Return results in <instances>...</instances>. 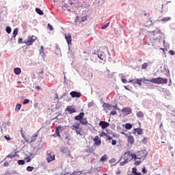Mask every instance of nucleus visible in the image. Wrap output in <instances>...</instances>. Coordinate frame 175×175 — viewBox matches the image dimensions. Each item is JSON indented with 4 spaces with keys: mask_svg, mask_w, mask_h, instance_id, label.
I'll return each instance as SVG.
<instances>
[{
    "mask_svg": "<svg viewBox=\"0 0 175 175\" xmlns=\"http://www.w3.org/2000/svg\"><path fill=\"white\" fill-rule=\"evenodd\" d=\"M162 36H163V33L158 28H156V30L147 31L145 38L150 43H155L157 40H159V42H163L165 43V40H161Z\"/></svg>",
    "mask_w": 175,
    "mask_h": 175,
    "instance_id": "nucleus-1",
    "label": "nucleus"
},
{
    "mask_svg": "<svg viewBox=\"0 0 175 175\" xmlns=\"http://www.w3.org/2000/svg\"><path fill=\"white\" fill-rule=\"evenodd\" d=\"M72 131H75L76 134L79 136H83L84 135V131H83V127L80 123H75L74 125L70 126Z\"/></svg>",
    "mask_w": 175,
    "mask_h": 175,
    "instance_id": "nucleus-2",
    "label": "nucleus"
},
{
    "mask_svg": "<svg viewBox=\"0 0 175 175\" xmlns=\"http://www.w3.org/2000/svg\"><path fill=\"white\" fill-rule=\"evenodd\" d=\"M150 83L154 84H167V79L163 77L153 78L150 79Z\"/></svg>",
    "mask_w": 175,
    "mask_h": 175,
    "instance_id": "nucleus-3",
    "label": "nucleus"
},
{
    "mask_svg": "<svg viewBox=\"0 0 175 175\" xmlns=\"http://www.w3.org/2000/svg\"><path fill=\"white\" fill-rule=\"evenodd\" d=\"M37 39L38 38L35 36H29L27 39L23 41V43L27 46H32Z\"/></svg>",
    "mask_w": 175,
    "mask_h": 175,
    "instance_id": "nucleus-4",
    "label": "nucleus"
},
{
    "mask_svg": "<svg viewBox=\"0 0 175 175\" xmlns=\"http://www.w3.org/2000/svg\"><path fill=\"white\" fill-rule=\"evenodd\" d=\"M46 154V161L48 163H50V162H53V161L55 160V154H54V152H51V150H48Z\"/></svg>",
    "mask_w": 175,
    "mask_h": 175,
    "instance_id": "nucleus-5",
    "label": "nucleus"
},
{
    "mask_svg": "<svg viewBox=\"0 0 175 175\" xmlns=\"http://www.w3.org/2000/svg\"><path fill=\"white\" fill-rule=\"evenodd\" d=\"M122 135H125L126 139H127V142H128V144H130V146H132L133 144H135V137H133V135H128V134H125V133L122 132Z\"/></svg>",
    "mask_w": 175,
    "mask_h": 175,
    "instance_id": "nucleus-6",
    "label": "nucleus"
},
{
    "mask_svg": "<svg viewBox=\"0 0 175 175\" xmlns=\"http://www.w3.org/2000/svg\"><path fill=\"white\" fill-rule=\"evenodd\" d=\"M92 139L94 142V146H99L102 144V140H100V138L98 135L94 137H92Z\"/></svg>",
    "mask_w": 175,
    "mask_h": 175,
    "instance_id": "nucleus-7",
    "label": "nucleus"
},
{
    "mask_svg": "<svg viewBox=\"0 0 175 175\" xmlns=\"http://www.w3.org/2000/svg\"><path fill=\"white\" fill-rule=\"evenodd\" d=\"M98 125L100 126L101 129H106V128H109V126H110V123L105 121H100Z\"/></svg>",
    "mask_w": 175,
    "mask_h": 175,
    "instance_id": "nucleus-8",
    "label": "nucleus"
},
{
    "mask_svg": "<svg viewBox=\"0 0 175 175\" xmlns=\"http://www.w3.org/2000/svg\"><path fill=\"white\" fill-rule=\"evenodd\" d=\"M72 98H80L81 96V93L76 91H72L70 93Z\"/></svg>",
    "mask_w": 175,
    "mask_h": 175,
    "instance_id": "nucleus-9",
    "label": "nucleus"
},
{
    "mask_svg": "<svg viewBox=\"0 0 175 175\" xmlns=\"http://www.w3.org/2000/svg\"><path fill=\"white\" fill-rule=\"evenodd\" d=\"M142 79H135L129 80L128 83H132V84H137L138 85H142Z\"/></svg>",
    "mask_w": 175,
    "mask_h": 175,
    "instance_id": "nucleus-10",
    "label": "nucleus"
},
{
    "mask_svg": "<svg viewBox=\"0 0 175 175\" xmlns=\"http://www.w3.org/2000/svg\"><path fill=\"white\" fill-rule=\"evenodd\" d=\"M64 36L68 46L72 44V36L70 33H68L64 34Z\"/></svg>",
    "mask_w": 175,
    "mask_h": 175,
    "instance_id": "nucleus-11",
    "label": "nucleus"
},
{
    "mask_svg": "<svg viewBox=\"0 0 175 175\" xmlns=\"http://www.w3.org/2000/svg\"><path fill=\"white\" fill-rule=\"evenodd\" d=\"M131 158V151L128 150L127 152H126L124 153V159L126 161H128L129 162V161H131L132 159Z\"/></svg>",
    "mask_w": 175,
    "mask_h": 175,
    "instance_id": "nucleus-12",
    "label": "nucleus"
},
{
    "mask_svg": "<svg viewBox=\"0 0 175 175\" xmlns=\"http://www.w3.org/2000/svg\"><path fill=\"white\" fill-rule=\"evenodd\" d=\"M137 159H143V158H146V153L143 152V150H140L137 153Z\"/></svg>",
    "mask_w": 175,
    "mask_h": 175,
    "instance_id": "nucleus-13",
    "label": "nucleus"
},
{
    "mask_svg": "<svg viewBox=\"0 0 175 175\" xmlns=\"http://www.w3.org/2000/svg\"><path fill=\"white\" fill-rule=\"evenodd\" d=\"M66 111L69 113V114H73V113H76V109L73 108L72 106L67 107Z\"/></svg>",
    "mask_w": 175,
    "mask_h": 175,
    "instance_id": "nucleus-14",
    "label": "nucleus"
},
{
    "mask_svg": "<svg viewBox=\"0 0 175 175\" xmlns=\"http://www.w3.org/2000/svg\"><path fill=\"white\" fill-rule=\"evenodd\" d=\"M84 112H81L79 115L75 117L76 121H80L82 118H84Z\"/></svg>",
    "mask_w": 175,
    "mask_h": 175,
    "instance_id": "nucleus-15",
    "label": "nucleus"
},
{
    "mask_svg": "<svg viewBox=\"0 0 175 175\" xmlns=\"http://www.w3.org/2000/svg\"><path fill=\"white\" fill-rule=\"evenodd\" d=\"M122 111L126 115L131 114V113H132V109L129 107L123 108Z\"/></svg>",
    "mask_w": 175,
    "mask_h": 175,
    "instance_id": "nucleus-16",
    "label": "nucleus"
},
{
    "mask_svg": "<svg viewBox=\"0 0 175 175\" xmlns=\"http://www.w3.org/2000/svg\"><path fill=\"white\" fill-rule=\"evenodd\" d=\"M104 110H111V105L109 103H104L103 104Z\"/></svg>",
    "mask_w": 175,
    "mask_h": 175,
    "instance_id": "nucleus-17",
    "label": "nucleus"
},
{
    "mask_svg": "<svg viewBox=\"0 0 175 175\" xmlns=\"http://www.w3.org/2000/svg\"><path fill=\"white\" fill-rule=\"evenodd\" d=\"M62 151L63 152V154H66L67 157H70V151L68 148H63Z\"/></svg>",
    "mask_w": 175,
    "mask_h": 175,
    "instance_id": "nucleus-18",
    "label": "nucleus"
},
{
    "mask_svg": "<svg viewBox=\"0 0 175 175\" xmlns=\"http://www.w3.org/2000/svg\"><path fill=\"white\" fill-rule=\"evenodd\" d=\"M81 125H87L88 124V120H87V118H83L79 120Z\"/></svg>",
    "mask_w": 175,
    "mask_h": 175,
    "instance_id": "nucleus-19",
    "label": "nucleus"
},
{
    "mask_svg": "<svg viewBox=\"0 0 175 175\" xmlns=\"http://www.w3.org/2000/svg\"><path fill=\"white\" fill-rule=\"evenodd\" d=\"M107 161V154H105L100 159V162H106Z\"/></svg>",
    "mask_w": 175,
    "mask_h": 175,
    "instance_id": "nucleus-20",
    "label": "nucleus"
},
{
    "mask_svg": "<svg viewBox=\"0 0 175 175\" xmlns=\"http://www.w3.org/2000/svg\"><path fill=\"white\" fill-rule=\"evenodd\" d=\"M135 132H137V135H143V129L140 128L134 129Z\"/></svg>",
    "mask_w": 175,
    "mask_h": 175,
    "instance_id": "nucleus-21",
    "label": "nucleus"
},
{
    "mask_svg": "<svg viewBox=\"0 0 175 175\" xmlns=\"http://www.w3.org/2000/svg\"><path fill=\"white\" fill-rule=\"evenodd\" d=\"M14 72L15 75H20L21 73V68H14Z\"/></svg>",
    "mask_w": 175,
    "mask_h": 175,
    "instance_id": "nucleus-22",
    "label": "nucleus"
},
{
    "mask_svg": "<svg viewBox=\"0 0 175 175\" xmlns=\"http://www.w3.org/2000/svg\"><path fill=\"white\" fill-rule=\"evenodd\" d=\"M170 20H172V18L167 16L161 18V21H162L163 23H167V21H170Z\"/></svg>",
    "mask_w": 175,
    "mask_h": 175,
    "instance_id": "nucleus-23",
    "label": "nucleus"
},
{
    "mask_svg": "<svg viewBox=\"0 0 175 175\" xmlns=\"http://www.w3.org/2000/svg\"><path fill=\"white\" fill-rule=\"evenodd\" d=\"M137 117H138V118H143V117H144V113L143 111H139L137 113Z\"/></svg>",
    "mask_w": 175,
    "mask_h": 175,
    "instance_id": "nucleus-24",
    "label": "nucleus"
},
{
    "mask_svg": "<svg viewBox=\"0 0 175 175\" xmlns=\"http://www.w3.org/2000/svg\"><path fill=\"white\" fill-rule=\"evenodd\" d=\"M85 152H90V153H92V154H94V148L88 147V148L85 149Z\"/></svg>",
    "mask_w": 175,
    "mask_h": 175,
    "instance_id": "nucleus-25",
    "label": "nucleus"
},
{
    "mask_svg": "<svg viewBox=\"0 0 175 175\" xmlns=\"http://www.w3.org/2000/svg\"><path fill=\"white\" fill-rule=\"evenodd\" d=\"M18 33V29L16 28L15 29H14L13 33H12V38H16V36H17Z\"/></svg>",
    "mask_w": 175,
    "mask_h": 175,
    "instance_id": "nucleus-26",
    "label": "nucleus"
},
{
    "mask_svg": "<svg viewBox=\"0 0 175 175\" xmlns=\"http://www.w3.org/2000/svg\"><path fill=\"white\" fill-rule=\"evenodd\" d=\"M36 12L38 13V14H40V16H43V11H42V10L40 8H36Z\"/></svg>",
    "mask_w": 175,
    "mask_h": 175,
    "instance_id": "nucleus-27",
    "label": "nucleus"
},
{
    "mask_svg": "<svg viewBox=\"0 0 175 175\" xmlns=\"http://www.w3.org/2000/svg\"><path fill=\"white\" fill-rule=\"evenodd\" d=\"M21 109V104H16V108H15L16 111L17 113H18V111H20Z\"/></svg>",
    "mask_w": 175,
    "mask_h": 175,
    "instance_id": "nucleus-28",
    "label": "nucleus"
},
{
    "mask_svg": "<svg viewBox=\"0 0 175 175\" xmlns=\"http://www.w3.org/2000/svg\"><path fill=\"white\" fill-rule=\"evenodd\" d=\"M125 129H132V124L126 123L124 126Z\"/></svg>",
    "mask_w": 175,
    "mask_h": 175,
    "instance_id": "nucleus-29",
    "label": "nucleus"
},
{
    "mask_svg": "<svg viewBox=\"0 0 175 175\" xmlns=\"http://www.w3.org/2000/svg\"><path fill=\"white\" fill-rule=\"evenodd\" d=\"M59 129H61V127L58 126L55 130V133L58 137H61V134H59Z\"/></svg>",
    "mask_w": 175,
    "mask_h": 175,
    "instance_id": "nucleus-30",
    "label": "nucleus"
},
{
    "mask_svg": "<svg viewBox=\"0 0 175 175\" xmlns=\"http://www.w3.org/2000/svg\"><path fill=\"white\" fill-rule=\"evenodd\" d=\"M16 152H14V154L13 153H11V154H8V156H7V158H14L15 157H16Z\"/></svg>",
    "mask_w": 175,
    "mask_h": 175,
    "instance_id": "nucleus-31",
    "label": "nucleus"
},
{
    "mask_svg": "<svg viewBox=\"0 0 175 175\" xmlns=\"http://www.w3.org/2000/svg\"><path fill=\"white\" fill-rule=\"evenodd\" d=\"M148 63L145 62V63H144V64H142V69H147V67H148Z\"/></svg>",
    "mask_w": 175,
    "mask_h": 175,
    "instance_id": "nucleus-32",
    "label": "nucleus"
},
{
    "mask_svg": "<svg viewBox=\"0 0 175 175\" xmlns=\"http://www.w3.org/2000/svg\"><path fill=\"white\" fill-rule=\"evenodd\" d=\"M148 140V138L147 137H144V139L142 140V143H143V144H147Z\"/></svg>",
    "mask_w": 175,
    "mask_h": 175,
    "instance_id": "nucleus-33",
    "label": "nucleus"
},
{
    "mask_svg": "<svg viewBox=\"0 0 175 175\" xmlns=\"http://www.w3.org/2000/svg\"><path fill=\"white\" fill-rule=\"evenodd\" d=\"M99 136L100 137H103V136H105L106 137V136H107V133H106L105 131H103L99 134Z\"/></svg>",
    "mask_w": 175,
    "mask_h": 175,
    "instance_id": "nucleus-34",
    "label": "nucleus"
},
{
    "mask_svg": "<svg viewBox=\"0 0 175 175\" xmlns=\"http://www.w3.org/2000/svg\"><path fill=\"white\" fill-rule=\"evenodd\" d=\"M110 25V23H107L105 25H104L102 27L101 29H106V28H107V27H109Z\"/></svg>",
    "mask_w": 175,
    "mask_h": 175,
    "instance_id": "nucleus-35",
    "label": "nucleus"
},
{
    "mask_svg": "<svg viewBox=\"0 0 175 175\" xmlns=\"http://www.w3.org/2000/svg\"><path fill=\"white\" fill-rule=\"evenodd\" d=\"M18 165H25V161L24 160H18Z\"/></svg>",
    "mask_w": 175,
    "mask_h": 175,
    "instance_id": "nucleus-36",
    "label": "nucleus"
},
{
    "mask_svg": "<svg viewBox=\"0 0 175 175\" xmlns=\"http://www.w3.org/2000/svg\"><path fill=\"white\" fill-rule=\"evenodd\" d=\"M6 32L7 33H10L12 32V28L9 26L6 27Z\"/></svg>",
    "mask_w": 175,
    "mask_h": 175,
    "instance_id": "nucleus-37",
    "label": "nucleus"
},
{
    "mask_svg": "<svg viewBox=\"0 0 175 175\" xmlns=\"http://www.w3.org/2000/svg\"><path fill=\"white\" fill-rule=\"evenodd\" d=\"M33 169H35V167H31V166H28V167H27V172H32V170H33Z\"/></svg>",
    "mask_w": 175,
    "mask_h": 175,
    "instance_id": "nucleus-38",
    "label": "nucleus"
},
{
    "mask_svg": "<svg viewBox=\"0 0 175 175\" xmlns=\"http://www.w3.org/2000/svg\"><path fill=\"white\" fill-rule=\"evenodd\" d=\"M131 159H137V154L131 153Z\"/></svg>",
    "mask_w": 175,
    "mask_h": 175,
    "instance_id": "nucleus-39",
    "label": "nucleus"
},
{
    "mask_svg": "<svg viewBox=\"0 0 175 175\" xmlns=\"http://www.w3.org/2000/svg\"><path fill=\"white\" fill-rule=\"evenodd\" d=\"M85 21H87V16H83L81 18V23H84Z\"/></svg>",
    "mask_w": 175,
    "mask_h": 175,
    "instance_id": "nucleus-40",
    "label": "nucleus"
},
{
    "mask_svg": "<svg viewBox=\"0 0 175 175\" xmlns=\"http://www.w3.org/2000/svg\"><path fill=\"white\" fill-rule=\"evenodd\" d=\"M128 160H124V161H121L120 162V165L121 166H124V165H126V163H128Z\"/></svg>",
    "mask_w": 175,
    "mask_h": 175,
    "instance_id": "nucleus-41",
    "label": "nucleus"
},
{
    "mask_svg": "<svg viewBox=\"0 0 175 175\" xmlns=\"http://www.w3.org/2000/svg\"><path fill=\"white\" fill-rule=\"evenodd\" d=\"M28 103H29V99L25 98V99L23 100V105H28Z\"/></svg>",
    "mask_w": 175,
    "mask_h": 175,
    "instance_id": "nucleus-42",
    "label": "nucleus"
},
{
    "mask_svg": "<svg viewBox=\"0 0 175 175\" xmlns=\"http://www.w3.org/2000/svg\"><path fill=\"white\" fill-rule=\"evenodd\" d=\"M107 141L109 142L110 140H112L113 139V137H111L110 135H109L108 134H107Z\"/></svg>",
    "mask_w": 175,
    "mask_h": 175,
    "instance_id": "nucleus-43",
    "label": "nucleus"
},
{
    "mask_svg": "<svg viewBox=\"0 0 175 175\" xmlns=\"http://www.w3.org/2000/svg\"><path fill=\"white\" fill-rule=\"evenodd\" d=\"M37 137H38V134L36 133V134H34V135H33V136L31 137V140L35 141V140H36V138H37Z\"/></svg>",
    "mask_w": 175,
    "mask_h": 175,
    "instance_id": "nucleus-44",
    "label": "nucleus"
},
{
    "mask_svg": "<svg viewBox=\"0 0 175 175\" xmlns=\"http://www.w3.org/2000/svg\"><path fill=\"white\" fill-rule=\"evenodd\" d=\"M111 140V143L112 146H116V144H117V140L113 139Z\"/></svg>",
    "mask_w": 175,
    "mask_h": 175,
    "instance_id": "nucleus-45",
    "label": "nucleus"
},
{
    "mask_svg": "<svg viewBox=\"0 0 175 175\" xmlns=\"http://www.w3.org/2000/svg\"><path fill=\"white\" fill-rule=\"evenodd\" d=\"M47 27L50 29V31H53L54 29V27H53V26L51 25L50 23L48 24Z\"/></svg>",
    "mask_w": 175,
    "mask_h": 175,
    "instance_id": "nucleus-46",
    "label": "nucleus"
},
{
    "mask_svg": "<svg viewBox=\"0 0 175 175\" xmlns=\"http://www.w3.org/2000/svg\"><path fill=\"white\" fill-rule=\"evenodd\" d=\"M117 114V111L113 110L111 111V116H116Z\"/></svg>",
    "mask_w": 175,
    "mask_h": 175,
    "instance_id": "nucleus-47",
    "label": "nucleus"
},
{
    "mask_svg": "<svg viewBox=\"0 0 175 175\" xmlns=\"http://www.w3.org/2000/svg\"><path fill=\"white\" fill-rule=\"evenodd\" d=\"M3 166L5 167H8V166H9V162H8V161L4 162Z\"/></svg>",
    "mask_w": 175,
    "mask_h": 175,
    "instance_id": "nucleus-48",
    "label": "nucleus"
},
{
    "mask_svg": "<svg viewBox=\"0 0 175 175\" xmlns=\"http://www.w3.org/2000/svg\"><path fill=\"white\" fill-rule=\"evenodd\" d=\"M98 57L100 59H101L102 61H103V55L100 54V55H98Z\"/></svg>",
    "mask_w": 175,
    "mask_h": 175,
    "instance_id": "nucleus-49",
    "label": "nucleus"
},
{
    "mask_svg": "<svg viewBox=\"0 0 175 175\" xmlns=\"http://www.w3.org/2000/svg\"><path fill=\"white\" fill-rule=\"evenodd\" d=\"M169 53L171 55H174V51H173V50H170L169 51Z\"/></svg>",
    "mask_w": 175,
    "mask_h": 175,
    "instance_id": "nucleus-50",
    "label": "nucleus"
},
{
    "mask_svg": "<svg viewBox=\"0 0 175 175\" xmlns=\"http://www.w3.org/2000/svg\"><path fill=\"white\" fill-rule=\"evenodd\" d=\"M18 42L19 44H23V43H24V42H23V38H19Z\"/></svg>",
    "mask_w": 175,
    "mask_h": 175,
    "instance_id": "nucleus-51",
    "label": "nucleus"
},
{
    "mask_svg": "<svg viewBox=\"0 0 175 175\" xmlns=\"http://www.w3.org/2000/svg\"><path fill=\"white\" fill-rule=\"evenodd\" d=\"M134 165H135V166H139V165H140V161H136L134 163Z\"/></svg>",
    "mask_w": 175,
    "mask_h": 175,
    "instance_id": "nucleus-52",
    "label": "nucleus"
},
{
    "mask_svg": "<svg viewBox=\"0 0 175 175\" xmlns=\"http://www.w3.org/2000/svg\"><path fill=\"white\" fill-rule=\"evenodd\" d=\"M122 83H123L124 84H126L128 83V81H126V79H122Z\"/></svg>",
    "mask_w": 175,
    "mask_h": 175,
    "instance_id": "nucleus-53",
    "label": "nucleus"
},
{
    "mask_svg": "<svg viewBox=\"0 0 175 175\" xmlns=\"http://www.w3.org/2000/svg\"><path fill=\"white\" fill-rule=\"evenodd\" d=\"M26 161L28 163V162H31V157H27L26 159H25Z\"/></svg>",
    "mask_w": 175,
    "mask_h": 175,
    "instance_id": "nucleus-54",
    "label": "nucleus"
},
{
    "mask_svg": "<svg viewBox=\"0 0 175 175\" xmlns=\"http://www.w3.org/2000/svg\"><path fill=\"white\" fill-rule=\"evenodd\" d=\"M44 73V70L42 69L41 71L38 72V75H43Z\"/></svg>",
    "mask_w": 175,
    "mask_h": 175,
    "instance_id": "nucleus-55",
    "label": "nucleus"
},
{
    "mask_svg": "<svg viewBox=\"0 0 175 175\" xmlns=\"http://www.w3.org/2000/svg\"><path fill=\"white\" fill-rule=\"evenodd\" d=\"M65 140H68H68H70V136L69 135H66L65 137Z\"/></svg>",
    "mask_w": 175,
    "mask_h": 175,
    "instance_id": "nucleus-56",
    "label": "nucleus"
},
{
    "mask_svg": "<svg viewBox=\"0 0 175 175\" xmlns=\"http://www.w3.org/2000/svg\"><path fill=\"white\" fill-rule=\"evenodd\" d=\"M142 172H144V174L147 173V170H146V167H144L142 169Z\"/></svg>",
    "mask_w": 175,
    "mask_h": 175,
    "instance_id": "nucleus-57",
    "label": "nucleus"
},
{
    "mask_svg": "<svg viewBox=\"0 0 175 175\" xmlns=\"http://www.w3.org/2000/svg\"><path fill=\"white\" fill-rule=\"evenodd\" d=\"M144 81H150L151 83V80L147 79L146 78H143Z\"/></svg>",
    "mask_w": 175,
    "mask_h": 175,
    "instance_id": "nucleus-58",
    "label": "nucleus"
},
{
    "mask_svg": "<svg viewBox=\"0 0 175 175\" xmlns=\"http://www.w3.org/2000/svg\"><path fill=\"white\" fill-rule=\"evenodd\" d=\"M5 139H6V140H10V137H8L5 135Z\"/></svg>",
    "mask_w": 175,
    "mask_h": 175,
    "instance_id": "nucleus-59",
    "label": "nucleus"
},
{
    "mask_svg": "<svg viewBox=\"0 0 175 175\" xmlns=\"http://www.w3.org/2000/svg\"><path fill=\"white\" fill-rule=\"evenodd\" d=\"M134 175H142L140 172H135Z\"/></svg>",
    "mask_w": 175,
    "mask_h": 175,
    "instance_id": "nucleus-60",
    "label": "nucleus"
},
{
    "mask_svg": "<svg viewBox=\"0 0 175 175\" xmlns=\"http://www.w3.org/2000/svg\"><path fill=\"white\" fill-rule=\"evenodd\" d=\"M36 90H38L39 91L40 90V86H36Z\"/></svg>",
    "mask_w": 175,
    "mask_h": 175,
    "instance_id": "nucleus-61",
    "label": "nucleus"
},
{
    "mask_svg": "<svg viewBox=\"0 0 175 175\" xmlns=\"http://www.w3.org/2000/svg\"><path fill=\"white\" fill-rule=\"evenodd\" d=\"M136 168H133V173H134V174H135V173H136Z\"/></svg>",
    "mask_w": 175,
    "mask_h": 175,
    "instance_id": "nucleus-62",
    "label": "nucleus"
},
{
    "mask_svg": "<svg viewBox=\"0 0 175 175\" xmlns=\"http://www.w3.org/2000/svg\"><path fill=\"white\" fill-rule=\"evenodd\" d=\"M62 8H68V4H64Z\"/></svg>",
    "mask_w": 175,
    "mask_h": 175,
    "instance_id": "nucleus-63",
    "label": "nucleus"
},
{
    "mask_svg": "<svg viewBox=\"0 0 175 175\" xmlns=\"http://www.w3.org/2000/svg\"><path fill=\"white\" fill-rule=\"evenodd\" d=\"M124 88H125V90H126L127 91H129V89L128 88V87L126 86H124Z\"/></svg>",
    "mask_w": 175,
    "mask_h": 175,
    "instance_id": "nucleus-64",
    "label": "nucleus"
}]
</instances>
